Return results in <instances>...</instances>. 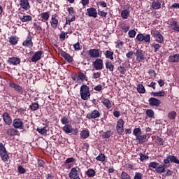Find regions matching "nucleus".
<instances>
[{
	"mask_svg": "<svg viewBox=\"0 0 179 179\" xmlns=\"http://www.w3.org/2000/svg\"><path fill=\"white\" fill-rule=\"evenodd\" d=\"M81 138H83V139H87L89 136H90V133L87 130H83L80 134Z\"/></svg>",
	"mask_w": 179,
	"mask_h": 179,
	"instance_id": "4c0bfd02",
	"label": "nucleus"
},
{
	"mask_svg": "<svg viewBox=\"0 0 179 179\" xmlns=\"http://www.w3.org/2000/svg\"><path fill=\"white\" fill-rule=\"evenodd\" d=\"M156 140L157 145H159V146L164 145V141L163 140V138L157 136Z\"/></svg>",
	"mask_w": 179,
	"mask_h": 179,
	"instance_id": "e2e57ef3",
	"label": "nucleus"
},
{
	"mask_svg": "<svg viewBox=\"0 0 179 179\" xmlns=\"http://www.w3.org/2000/svg\"><path fill=\"white\" fill-rule=\"evenodd\" d=\"M137 91L138 93L143 94V93H146V90H145V86L142 84H138L137 85Z\"/></svg>",
	"mask_w": 179,
	"mask_h": 179,
	"instance_id": "ea45409f",
	"label": "nucleus"
},
{
	"mask_svg": "<svg viewBox=\"0 0 179 179\" xmlns=\"http://www.w3.org/2000/svg\"><path fill=\"white\" fill-rule=\"evenodd\" d=\"M149 105L151 106V107H159L160 104H162V101H160L159 99L151 97L148 100Z\"/></svg>",
	"mask_w": 179,
	"mask_h": 179,
	"instance_id": "4468645a",
	"label": "nucleus"
},
{
	"mask_svg": "<svg viewBox=\"0 0 179 179\" xmlns=\"http://www.w3.org/2000/svg\"><path fill=\"white\" fill-rule=\"evenodd\" d=\"M8 62L10 65H19V64H20V58L15 57H9Z\"/></svg>",
	"mask_w": 179,
	"mask_h": 179,
	"instance_id": "5701e85b",
	"label": "nucleus"
},
{
	"mask_svg": "<svg viewBox=\"0 0 179 179\" xmlns=\"http://www.w3.org/2000/svg\"><path fill=\"white\" fill-rule=\"evenodd\" d=\"M78 78L80 80H87V77H86V74L83 72L78 73Z\"/></svg>",
	"mask_w": 179,
	"mask_h": 179,
	"instance_id": "603ef678",
	"label": "nucleus"
},
{
	"mask_svg": "<svg viewBox=\"0 0 179 179\" xmlns=\"http://www.w3.org/2000/svg\"><path fill=\"white\" fill-rule=\"evenodd\" d=\"M100 117V112L97 110H94L91 113H87V117L89 120L99 118Z\"/></svg>",
	"mask_w": 179,
	"mask_h": 179,
	"instance_id": "aec40b11",
	"label": "nucleus"
},
{
	"mask_svg": "<svg viewBox=\"0 0 179 179\" xmlns=\"http://www.w3.org/2000/svg\"><path fill=\"white\" fill-rule=\"evenodd\" d=\"M152 35L155 37V41L159 43V44H163L164 43V36L162 35L159 31L155 30L151 32Z\"/></svg>",
	"mask_w": 179,
	"mask_h": 179,
	"instance_id": "423d86ee",
	"label": "nucleus"
},
{
	"mask_svg": "<svg viewBox=\"0 0 179 179\" xmlns=\"http://www.w3.org/2000/svg\"><path fill=\"white\" fill-rule=\"evenodd\" d=\"M101 76V72L93 73L92 79H99Z\"/></svg>",
	"mask_w": 179,
	"mask_h": 179,
	"instance_id": "69168bd1",
	"label": "nucleus"
},
{
	"mask_svg": "<svg viewBox=\"0 0 179 179\" xmlns=\"http://www.w3.org/2000/svg\"><path fill=\"white\" fill-rule=\"evenodd\" d=\"M121 179H132L131 176L125 171H122L121 173Z\"/></svg>",
	"mask_w": 179,
	"mask_h": 179,
	"instance_id": "5fc2aeb1",
	"label": "nucleus"
},
{
	"mask_svg": "<svg viewBox=\"0 0 179 179\" xmlns=\"http://www.w3.org/2000/svg\"><path fill=\"white\" fill-rule=\"evenodd\" d=\"M136 38L140 43H142V41H144L145 43H150V34H138Z\"/></svg>",
	"mask_w": 179,
	"mask_h": 179,
	"instance_id": "6e6552de",
	"label": "nucleus"
},
{
	"mask_svg": "<svg viewBox=\"0 0 179 179\" xmlns=\"http://www.w3.org/2000/svg\"><path fill=\"white\" fill-rule=\"evenodd\" d=\"M117 71L121 75H125V67L124 66H120L117 68Z\"/></svg>",
	"mask_w": 179,
	"mask_h": 179,
	"instance_id": "680f3d73",
	"label": "nucleus"
},
{
	"mask_svg": "<svg viewBox=\"0 0 179 179\" xmlns=\"http://www.w3.org/2000/svg\"><path fill=\"white\" fill-rule=\"evenodd\" d=\"M61 55L62 57H63V58H64V59H66V61H67V62H69V64L73 62V58H72V57L71 56V55H69V53H67L65 51H62L61 52Z\"/></svg>",
	"mask_w": 179,
	"mask_h": 179,
	"instance_id": "412c9836",
	"label": "nucleus"
},
{
	"mask_svg": "<svg viewBox=\"0 0 179 179\" xmlns=\"http://www.w3.org/2000/svg\"><path fill=\"white\" fill-rule=\"evenodd\" d=\"M121 29L124 31V33H128V31L129 30V25H128L125 23H122Z\"/></svg>",
	"mask_w": 179,
	"mask_h": 179,
	"instance_id": "49530a36",
	"label": "nucleus"
},
{
	"mask_svg": "<svg viewBox=\"0 0 179 179\" xmlns=\"http://www.w3.org/2000/svg\"><path fill=\"white\" fill-rule=\"evenodd\" d=\"M106 58L108 59H110L113 61L114 59V52H111L110 50H106L104 53Z\"/></svg>",
	"mask_w": 179,
	"mask_h": 179,
	"instance_id": "72a5a7b5",
	"label": "nucleus"
},
{
	"mask_svg": "<svg viewBox=\"0 0 179 179\" xmlns=\"http://www.w3.org/2000/svg\"><path fill=\"white\" fill-rule=\"evenodd\" d=\"M96 160L98 162H106V155H104L103 153H99L96 157Z\"/></svg>",
	"mask_w": 179,
	"mask_h": 179,
	"instance_id": "c03bdc74",
	"label": "nucleus"
},
{
	"mask_svg": "<svg viewBox=\"0 0 179 179\" xmlns=\"http://www.w3.org/2000/svg\"><path fill=\"white\" fill-rule=\"evenodd\" d=\"M151 96H153V97H164V96H166V92L164 90L158 92H152Z\"/></svg>",
	"mask_w": 179,
	"mask_h": 179,
	"instance_id": "7c9ffc66",
	"label": "nucleus"
},
{
	"mask_svg": "<svg viewBox=\"0 0 179 179\" xmlns=\"http://www.w3.org/2000/svg\"><path fill=\"white\" fill-rule=\"evenodd\" d=\"M171 163L178 164L177 167L179 169V159L177 157V156L175 155H169L166 157V159H164V164L162 165L164 166L166 169H168V167L171 166Z\"/></svg>",
	"mask_w": 179,
	"mask_h": 179,
	"instance_id": "f257e3e1",
	"label": "nucleus"
},
{
	"mask_svg": "<svg viewBox=\"0 0 179 179\" xmlns=\"http://www.w3.org/2000/svg\"><path fill=\"white\" fill-rule=\"evenodd\" d=\"M124 120L123 119H119L117 121V125H116V131L118 135H122L124 134Z\"/></svg>",
	"mask_w": 179,
	"mask_h": 179,
	"instance_id": "1a4fd4ad",
	"label": "nucleus"
},
{
	"mask_svg": "<svg viewBox=\"0 0 179 179\" xmlns=\"http://www.w3.org/2000/svg\"><path fill=\"white\" fill-rule=\"evenodd\" d=\"M177 117V112L176 111H171L168 113V118L169 120H176Z\"/></svg>",
	"mask_w": 179,
	"mask_h": 179,
	"instance_id": "37998d69",
	"label": "nucleus"
},
{
	"mask_svg": "<svg viewBox=\"0 0 179 179\" xmlns=\"http://www.w3.org/2000/svg\"><path fill=\"white\" fill-rule=\"evenodd\" d=\"M170 26L172 29V30H174V31H176L177 33H179V24L178 22L174 20L171 21L170 22Z\"/></svg>",
	"mask_w": 179,
	"mask_h": 179,
	"instance_id": "bb28decb",
	"label": "nucleus"
},
{
	"mask_svg": "<svg viewBox=\"0 0 179 179\" xmlns=\"http://www.w3.org/2000/svg\"><path fill=\"white\" fill-rule=\"evenodd\" d=\"M22 45L28 48H33V37L31 34H28L26 40L22 43Z\"/></svg>",
	"mask_w": 179,
	"mask_h": 179,
	"instance_id": "f8f14e48",
	"label": "nucleus"
},
{
	"mask_svg": "<svg viewBox=\"0 0 179 179\" xmlns=\"http://www.w3.org/2000/svg\"><path fill=\"white\" fill-rule=\"evenodd\" d=\"M37 164H38V167H44V166L45 165V162H44V160L40 158H38Z\"/></svg>",
	"mask_w": 179,
	"mask_h": 179,
	"instance_id": "6e6d98bb",
	"label": "nucleus"
},
{
	"mask_svg": "<svg viewBox=\"0 0 179 179\" xmlns=\"http://www.w3.org/2000/svg\"><path fill=\"white\" fill-rule=\"evenodd\" d=\"M88 55H90V58H100L101 57V54H100V50L99 49H90L88 51Z\"/></svg>",
	"mask_w": 179,
	"mask_h": 179,
	"instance_id": "ddd939ff",
	"label": "nucleus"
},
{
	"mask_svg": "<svg viewBox=\"0 0 179 179\" xmlns=\"http://www.w3.org/2000/svg\"><path fill=\"white\" fill-rule=\"evenodd\" d=\"M10 87L11 89H14L17 93H20V94H23V87L15 83H9Z\"/></svg>",
	"mask_w": 179,
	"mask_h": 179,
	"instance_id": "2eb2a0df",
	"label": "nucleus"
},
{
	"mask_svg": "<svg viewBox=\"0 0 179 179\" xmlns=\"http://www.w3.org/2000/svg\"><path fill=\"white\" fill-rule=\"evenodd\" d=\"M138 155L140 156V162H145V160H148L149 159V156L143 155L142 152H140Z\"/></svg>",
	"mask_w": 179,
	"mask_h": 179,
	"instance_id": "864d4df0",
	"label": "nucleus"
},
{
	"mask_svg": "<svg viewBox=\"0 0 179 179\" xmlns=\"http://www.w3.org/2000/svg\"><path fill=\"white\" fill-rule=\"evenodd\" d=\"M98 15H99V16L101 17H107V13L100 10H98Z\"/></svg>",
	"mask_w": 179,
	"mask_h": 179,
	"instance_id": "774afa93",
	"label": "nucleus"
},
{
	"mask_svg": "<svg viewBox=\"0 0 179 179\" xmlns=\"http://www.w3.org/2000/svg\"><path fill=\"white\" fill-rule=\"evenodd\" d=\"M0 157L4 162L9 160V154H8V150H6V148L2 143H0Z\"/></svg>",
	"mask_w": 179,
	"mask_h": 179,
	"instance_id": "7ed1b4c3",
	"label": "nucleus"
},
{
	"mask_svg": "<svg viewBox=\"0 0 179 179\" xmlns=\"http://www.w3.org/2000/svg\"><path fill=\"white\" fill-rule=\"evenodd\" d=\"M17 38L13 36H11L8 38V42L10 44H11V45H16V44H17Z\"/></svg>",
	"mask_w": 179,
	"mask_h": 179,
	"instance_id": "58836bf2",
	"label": "nucleus"
},
{
	"mask_svg": "<svg viewBox=\"0 0 179 179\" xmlns=\"http://www.w3.org/2000/svg\"><path fill=\"white\" fill-rule=\"evenodd\" d=\"M145 114L147 117H149V118L155 117V112L152 109H148L145 112Z\"/></svg>",
	"mask_w": 179,
	"mask_h": 179,
	"instance_id": "8fccbe9b",
	"label": "nucleus"
},
{
	"mask_svg": "<svg viewBox=\"0 0 179 179\" xmlns=\"http://www.w3.org/2000/svg\"><path fill=\"white\" fill-rule=\"evenodd\" d=\"M148 136H149V134L139 135L136 137V140L138 141L139 143H145Z\"/></svg>",
	"mask_w": 179,
	"mask_h": 179,
	"instance_id": "c756f323",
	"label": "nucleus"
},
{
	"mask_svg": "<svg viewBox=\"0 0 179 179\" xmlns=\"http://www.w3.org/2000/svg\"><path fill=\"white\" fill-rule=\"evenodd\" d=\"M2 118L6 125H8V127H10V125H12L13 121L12 120V117H10L9 113L3 112L2 114Z\"/></svg>",
	"mask_w": 179,
	"mask_h": 179,
	"instance_id": "9d476101",
	"label": "nucleus"
},
{
	"mask_svg": "<svg viewBox=\"0 0 179 179\" xmlns=\"http://www.w3.org/2000/svg\"><path fill=\"white\" fill-rule=\"evenodd\" d=\"M34 29H35V30H37L38 31H43V27L37 24V22L34 23Z\"/></svg>",
	"mask_w": 179,
	"mask_h": 179,
	"instance_id": "0e129e2a",
	"label": "nucleus"
},
{
	"mask_svg": "<svg viewBox=\"0 0 179 179\" xmlns=\"http://www.w3.org/2000/svg\"><path fill=\"white\" fill-rule=\"evenodd\" d=\"M101 103H102V104H103V106L106 107V108H108V110H110V108L113 107L111 105V101L109 100L108 99L102 97L101 99Z\"/></svg>",
	"mask_w": 179,
	"mask_h": 179,
	"instance_id": "b1692460",
	"label": "nucleus"
},
{
	"mask_svg": "<svg viewBox=\"0 0 179 179\" xmlns=\"http://www.w3.org/2000/svg\"><path fill=\"white\" fill-rule=\"evenodd\" d=\"M134 54L137 62H145V59H146V52L143 51L142 49H136Z\"/></svg>",
	"mask_w": 179,
	"mask_h": 179,
	"instance_id": "20e7f679",
	"label": "nucleus"
},
{
	"mask_svg": "<svg viewBox=\"0 0 179 179\" xmlns=\"http://www.w3.org/2000/svg\"><path fill=\"white\" fill-rule=\"evenodd\" d=\"M151 8H152V9H154L155 10H156L157 9H160V8H162V3L160 2L156 1H152Z\"/></svg>",
	"mask_w": 179,
	"mask_h": 179,
	"instance_id": "e433bc0d",
	"label": "nucleus"
},
{
	"mask_svg": "<svg viewBox=\"0 0 179 179\" xmlns=\"http://www.w3.org/2000/svg\"><path fill=\"white\" fill-rule=\"evenodd\" d=\"M57 14H53L52 15V17L50 20V24H51V27H52V29H57L58 27V18Z\"/></svg>",
	"mask_w": 179,
	"mask_h": 179,
	"instance_id": "dca6fc26",
	"label": "nucleus"
},
{
	"mask_svg": "<svg viewBox=\"0 0 179 179\" xmlns=\"http://www.w3.org/2000/svg\"><path fill=\"white\" fill-rule=\"evenodd\" d=\"M166 167L163 164H158L157 166V169H155L156 173L158 174H163V173H166Z\"/></svg>",
	"mask_w": 179,
	"mask_h": 179,
	"instance_id": "cd10ccee",
	"label": "nucleus"
},
{
	"mask_svg": "<svg viewBox=\"0 0 179 179\" xmlns=\"http://www.w3.org/2000/svg\"><path fill=\"white\" fill-rule=\"evenodd\" d=\"M169 62H172L173 64H177L179 62V54H172L168 58Z\"/></svg>",
	"mask_w": 179,
	"mask_h": 179,
	"instance_id": "6ab92c4d",
	"label": "nucleus"
},
{
	"mask_svg": "<svg viewBox=\"0 0 179 179\" xmlns=\"http://www.w3.org/2000/svg\"><path fill=\"white\" fill-rule=\"evenodd\" d=\"M39 107H40V105L37 102H32L29 106V108L31 111H37Z\"/></svg>",
	"mask_w": 179,
	"mask_h": 179,
	"instance_id": "c9c22d12",
	"label": "nucleus"
},
{
	"mask_svg": "<svg viewBox=\"0 0 179 179\" xmlns=\"http://www.w3.org/2000/svg\"><path fill=\"white\" fill-rule=\"evenodd\" d=\"M159 162H152L148 164V167L150 169H155V170L157 169V166H159Z\"/></svg>",
	"mask_w": 179,
	"mask_h": 179,
	"instance_id": "3c124183",
	"label": "nucleus"
},
{
	"mask_svg": "<svg viewBox=\"0 0 179 179\" xmlns=\"http://www.w3.org/2000/svg\"><path fill=\"white\" fill-rule=\"evenodd\" d=\"M62 129L65 134H72V125L71 124H65Z\"/></svg>",
	"mask_w": 179,
	"mask_h": 179,
	"instance_id": "473e14b6",
	"label": "nucleus"
},
{
	"mask_svg": "<svg viewBox=\"0 0 179 179\" xmlns=\"http://www.w3.org/2000/svg\"><path fill=\"white\" fill-rule=\"evenodd\" d=\"M86 176L90 178H93L96 176V171L93 169H88L85 172Z\"/></svg>",
	"mask_w": 179,
	"mask_h": 179,
	"instance_id": "f704fd0d",
	"label": "nucleus"
},
{
	"mask_svg": "<svg viewBox=\"0 0 179 179\" xmlns=\"http://www.w3.org/2000/svg\"><path fill=\"white\" fill-rule=\"evenodd\" d=\"M17 171L19 174H24L26 173V169L21 165L17 166Z\"/></svg>",
	"mask_w": 179,
	"mask_h": 179,
	"instance_id": "13d9d810",
	"label": "nucleus"
},
{
	"mask_svg": "<svg viewBox=\"0 0 179 179\" xmlns=\"http://www.w3.org/2000/svg\"><path fill=\"white\" fill-rule=\"evenodd\" d=\"M87 13L90 17H97V10L94 7L87 8Z\"/></svg>",
	"mask_w": 179,
	"mask_h": 179,
	"instance_id": "a211bd4d",
	"label": "nucleus"
},
{
	"mask_svg": "<svg viewBox=\"0 0 179 179\" xmlns=\"http://www.w3.org/2000/svg\"><path fill=\"white\" fill-rule=\"evenodd\" d=\"M106 68L109 72H114V64L111 61H106L105 63Z\"/></svg>",
	"mask_w": 179,
	"mask_h": 179,
	"instance_id": "c85d7f7f",
	"label": "nucleus"
},
{
	"mask_svg": "<svg viewBox=\"0 0 179 179\" xmlns=\"http://www.w3.org/2000/svg\"><path fill=\"white\" fill-rule=\"evenodd\" d=\"M41 19L42 22H47L50 19V12L41 13Z\"/></svg>",
	"mask_w": 179,
	"mask_h": 179,
	"instance_id": "2f4dec72",
	"label": "nucleus"
},
{
	"mask_svg": "<svg viewBox=\"0 0 179 179\" xmlns=\"http://www.w3.org/2000/svg\"><path fill=\"white\" fill-rule=\"evenodd\" d=\"M61 122L63 125H68L69 124V119L65 116H64L61 119Z\"/></svg>",
	"mask_w": 179,
	"mask_h": 179,
	"instance_id": "4d7b16f0",
	"label": "nucleus"
},
{
	"mask_svg": "<svg viewBox=\"0 0 179 179\" xmlns=\"http://www.w3.org/2000/svg\"><path fill=\"white\" fill-rule=\"evenodd\" d=\"M102 59L97 58L92 62V65L96 71H101L104 68V64Z\"/></svg>",
	"mask_w": 179,
	"mask_h": 179,
	"instance_id": "0eeeda50",
	"label": "nucleus"
},
{
	"mask_svg": "<svg viewBox=\"0 0 179 179\" xmlns=\"http://www.w3.org/2000/svg\"><path fill=\"white\" fill-rule=\"evenodd\" d=\"M12 125L15 129H24V123L20 118L14 119Z\"/></svg>",
	"mask_w": 179,
	"mask_h": 179,
	"instance_id": "39448f33",
	"label": "nucleus"
},
{
	"mask_svg": "<svg viewBox=\"0 0 179 179\" xmlns=\"http://www.w3.org/2000/svg\"><path fill=\"white\" fill-rule=\"evenodd\" d=\"M20 6H21L24 10H29V9H30V3H29V0H22L20 1Z\"/></svg>",
	"mask_w": 179,
	"mask_h": 179,
	"instance_id": "4be33fe9",
	"label": "nucleus"
},
{
	"mask_svg": "<svg viewBox=\"0 0 179 179\" xmlns=\"http://www.w3.org/2000/svg\"><path fill=\"white\" fill-rule=\"evenodd\" d=\"M73 162H75V158L70 157V158H67L66 159V161L64 162V164H69V163H73Z\"/></svg>",
	"mask_w": 179,
	"mask_h": 179,
	"instance_id": "338daca9",
	"label": "nucleus"
},
{
	"mask_svg": "<svg viewBox=\"0 0 179 179\" xmlns=\"http://www.w3.org/2000/svg\"><path fill=\"white\" fill-rule=\"evenodd\" d=\"M128 34L130 38H135V36H136V31H135L134 29H131L130 31H129Z\"/></svg>",
	"mask_w": 179,
	"mask_h": 179,
	"instance_id": "bf43d9fd",
	"label": "nucleus"
},
{
	"mask_svg": "<svg viewBox=\"0 0 179 179\" xmlns=\"http://www.w3.org/2000/svg\"><path fill=\"white\" fill-rule=\"evenodd\" d=\"M6 134L8 136H16L19 135V130L14 128H10L7 129Z\"/></svg>",
	"mask_w": 179,
	"mask_h": 179,
	"instance_id": "393cba45",
	"label": "nucleus"
},
{
	"mask_svg": "<svg viewBox=\"0 0 179 179\" xmlns=\"http://www.w3.org/2000/svg\"><path fill=\"white\" fill-rule=\"evenodd\" d=\"M80 94L82 100H89L90 99V91L89 87L86 85H81L80 88Z\"/></svg>",
	"mask_w": 179,
	"mask_h": 179,
	"instance_id": "f03ea898",
	"label": "nucleus"
},
{
	"mask_svg": "<svg viewBox=\"0 0 179 179\" xmlns=\"http://www.w3.org/2000/svg\"><path fill=\"white\" fill-rule=\"evenodd\" d=\"M43 52L41 50H38L32 56L31 61L32 62H37V61H40L41 59V55H43Z\"/></svg>",
	"mask_w": 179,
	"mask_h": 179,
	"instance_id": "f3484780",
	"label": "nucleus"
},
{
	"mask_svg": "<svg viewBox=\"0 0 179 179\" xmlns=\"http://www.w3.org/2000/svg\"><path fill=\"white\" fill-rule=\"evenodd\" d=\"M19 19L21 22H22V23L31 22V20H33L31 15H19Z\"/></svg>",
	"mask_w": 179,
	"mask_h": 179,
	"instance_id": "a878e982",
	"label": "nucleus"
},
{
	"mask_svg": "<svg viewBox=\"0 0 179 179\" xmlns=\"http://www.w3.org/2000/svg\"><path fill=\"white\" fill-rule=\"evenodd\" d=\"M112 135H113V131H111V130H108L103 133L102 138L103 139H108L110 136H111Z\"/></svg>",
	"mask_w": 179,
	"mask_h": 179,
	"instance_id": "a19ab883",
	"label": "nucleus"
},
{
	"mask_svg": "<svg viewBox=\"0 0 179 179\" xmlns=\"http://www.w3.org/2000/svg\"><path fill=\"white\" fill-rule=\"evenodd\" d=\"M37 132L38 134H41V135H45L47 134V127H44L43 128H37L36 129Z\"/></svg>",
	"mask_w": 179,
	"mask_h": 179,
	"instance_id": "a18cd8bd",
	"label": "nucleus"
},
{
	"mask_svg": "<svg viewBox=\"0 0 179 179\" xmlns=\"http://www.w3.org/2000/svg\"><path fill=\"white\" fill-rule=\"evenodd\" d=\"M121 16L122 19H127V17H129V11H128L127 10H123L121 12Z\"/></svg>",
	"mask_w": 179,
	"mask_h": 179,
	"instance_id": "09e8293b",
	"label": "nucleus"
},
{
	"mask_svg": "<svg viewBox=\"0 0 179 179\" xmlns=\"http://www.w3.org/2000/svg\"><path fill=\"white\" fill-rule=\"evenodd\" d=\"M143 174L141 172H136L134 176V179H142Z\"/></svg>",
	"mask_w": 179,
	"mask_h": 179,
	"instance_id": "052dcab7",
	"label": "nucleus"
},
{
	"mask_svg": "<svg viewBox=\"0 0 179 179\" xmlns=\"http://www.w3.org/2000/svg\"><path fill=\"white\" fill-rule=\"evenodd\" d=\"M69 177L70 179H80L79 170L76 167L72 168L69 173Z\"/></svg>",
	"mask_w": 179,
	"mask_h": 179,
	"instance_id": "9b49d317",
	"label": "nucleus"
},
{
	"mask_svg": "<svg viewBox=\"0 0 179 179\" xmlns=\"http://www.w3.org/2000/svg\"><path fill=\"white\" fill-rule=\"evenodd\" d=\"M142 133V130H141V128H135L133 131V135L136 136V138H138L139 135Z\"/></svg>",
	"mask_w": 179,
	"mask_h": 179,
	"instance_id": "de8ad7c7",
	"label": "nucleus"
},
{
	"mask_svg": "<svg viewBox=\"0 0 179 179\" xmlns=\"http://www.w3.org/2000/svg\"><path fill=\"white\" fill-rule=\"evenodd\" d=\"M151 48H154V52H156L157 51H159L160 50V48L162 47V45L156 43H153L150 45Z\"/></svg>",
	"mask_w": 179,
	"mask_h": 179,
	"instance_id": "79ce46f5",
	"label": "nucleus"
}]
</instances>
